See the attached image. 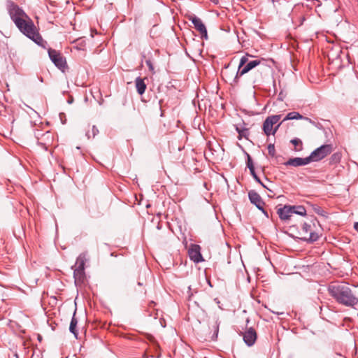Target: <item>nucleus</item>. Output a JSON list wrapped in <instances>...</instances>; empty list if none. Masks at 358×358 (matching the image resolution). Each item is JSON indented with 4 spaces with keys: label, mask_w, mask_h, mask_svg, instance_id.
<instances>
[{
    "label": "nucleus",
    "mask_w": 358,
    "mask_h": 358,
    "mask_svg": "<svg viewBox=\"0 0 358 358\" xmlns=\"http://www.w3.org/2000/svg\"><path fill=\"white\" fill-rule=\"evenodd\" d=\"M329 294L340 304L355 308L358 304V297L348 284H331L328 287Z\"/></svg>",
    "instance_id": "f257e3e1"
},
{
    "label": "nucleus",
    "mask_w": 358,
    "mask_h": 358,
    "mask_svg": "<svg viewBox=\"0 0 358 358\" xmlns=\"http://www.w3.org/2000/svg\"><path fill=\"white\" fill-rule=\"evenodd\" d=\"M26 19L16 20L15 26L24 36L32 40L35 43L39 46L45 47V42L36 30L33 21L29 17L27 20Z\"/></svg>",
    "instance_id": "f03ea898"
},
{
    "label": "nucleus",
    "mask_w": 358,
    "mask_h": 358,
    "mask_svg": "<svg viewBox=\"0 0 358 358\" xmlns=\"http://www.w3.org/2000/svg\"><path fill=\"white\" fill-rule=\"evenodd\" d=\"M332 152V145L331 144L322 145L314 150L309 156H308L310 163L319 162Z\"/></svg>",
    "instance_id": "7ed1b4c3"
},
{
    "label": "nucleus",
    "mask_w": 358,
    "mask_h": 358,
    "mask_svg": "<svg viewBox=\"0 0 358 358\" xmlns=\"http://www.w3.org/2000/svg\"><path fill=\"white\" fill-rule=\"evenodd\" d=\"M87 252H82L76 259V266H77L73 271V278H75V281L78 279L83 280L85 277V266L87 261Z\"/></svg>",
    "instance_id": "20e7f679"
},
{
    "label": "nucleus",
    "mask_w": 358,
    "mask_h": 358,
    "mask_svg": "<svg viewBox=\"0 0 358 358\" xmlns=\"http://www.w3.org/2000/svg\"><path fill=\"white\" fill-rule=\"evenodd\" d=\"M48 55L52 62L62 72L67 68L66 61L64 57L58 51L49 48Z\"/></svg>",
    "instance_id": "39448f33"
},
{
    "label": "nucleus",
    "mask_w": 358,
    "mask_h": 358,
    "mask_svg": "<svg viewBox=\"0 0 358 358\" xmlns=\"http://www.w3.org/2000/svg\"><path fill=\"white\" fill-rule=\"evenodd\" d=\"M8 12L11 20L15 24L16 20H22L24 18L29 19V16L25 13V12L13 1H8Z\"/></svg>",
    "instance_id": "423d86ee"
},
{
    "label": "nucleus",
    "mask_w": 358,
    "mask_h": 358,
    "mask_svg": "<svg viewBox=\"0 0 358 358\" xmlns=\"http://www.w3.org/2000/svg\"><path fill=\"white\" fill-rule=\"evenodd\" d=\"M189 20L192 22L194 28L200 33L201 38L207 40L208 38V31L206 25L203 23L202 20L196 15L190 16L189 17Z\"/></svg>",
    "instance_id": "0eeeda50"
},
{
    "label": "nucleus",
    "mask_w": 358,
    "mask_h": 358,
    "mask_svg": "<svg viewBox=\"0 0 358 358\" xmlns=\"http://www.w3.org/2000/svg\"><path fill=\"white\" fill-rule=\"evenodd\" d=\"M248 198L251 203L254 204L259 210H263L265 202L257 192L255 190H250L248 192Z\"/></svg>",
    "instance_id": "6e6552de"
},
{
    "label": "nucleus",
    "mask_w": 358,
    "mask_h": 358,
    "mask_svg": "<svg viewBox=\"0 0 358 358\" xmlns=\"http://www.w3.org/2000/svg\"><path fill=\"white\" fill-rule=\"evenodd\" d=\"M191 260L195 263H199L203 261V258L200 252V246L198 245H192L188 251Z\"/></svg>",
    "instance_id": "1a4fd4ad"
},
{
    "label": "nucleus",
    "mask_w": 358,
    "mask_h": 358,
    "mask_svg": "<svg viewBox=\"0 0 358 358\" xmlns=\"http://www.w3.org/2000/svg\"><path fill=\"white\" fill-rule=\"evenodd\" d=\"M257 338V332L252 327H250L243 334V341L249 347L252 346L255 344Z\"/></svg>",
    "instance_id": "9d476101"
},
{
    "label": "nucleus",
    "mask_w": 358,
    "mask_h": 358,
    "mask_svg": "<svg viewBox=\"0 0 358 358\" xmlns=\"http://www.w3.org/2000/svg\"><path fill=\"white\" fill-rule=\"evenodd\" d=\"M310 164L308 157H306L305 158L301 157H294V158H289L286 162L284 163V165L288 166H294V167H298L301 166H305Z\"/></svg>",
    "instance_id": "9b49d317"
},
{
    "label": "nucleus",
    "mask_w": 358,
    "mask_h": 358,
    "mask_svg": "<svg viewBox=\"0 0 358 358\" xmlns=\"http://www.w3.org/2000/svg\"><path fill=\"white\" fill-rule=\"evenodd\" d=\"M277 213L281 220L287 221L292 216V211L290 205H285L283 207L279 208Z\"/></svg>",
    "instance_id": "f8f14e48"
},
{
    "label": "nucleus",
    "mask_w": 358,
    "mask_h": 358,
    "mask_svg": "<svg viewBox=\"0 0 358 358\" xmlns=\"http://www.w3.org/2000/svg\"><path fill=\"white\" fill-rule=\"evenodd\" d=\"M135 85L136 91L140 95H142L143 94L145 93L147 86L144 81V79H143L141 77H137L135 79Z\"/></svg>",
    "instance_id": "ddd939ff"
},
{
    "label": "nucleus",
    "mask_w": 358,
    "mask_h": 358,
    "mask_svg": "<svg viewBox=\"0 0 358 358\" xmlns=\"http://www.w3.org/2000/svg\"><path fill=\"white\" fill-rule=\"evenodd\" d=\"M250 71L248 69H247L246 65H244L243 66H238V71L236 72V74L233 80V83L234 84H236L238 83L239 77L243 76L244 74L248 73Z\"/></svg>",
    "instance_id": "4468645a"
},
{
    "label": "nucleus",
    "mask_w": 358,
    "mask_h": 358,
    "mask_svg": "<svg viewBox=\"0 0 358 358\" xmlns=\"http://www.w3.org/2000/svg\"><path fill=\"white\" fill-rule=\"evenodd\" d=\"M76 309L75 310L73 317L71 318L70 326H69V331L71 333H72L76 338H77L78 336V331L76 330V326L78 324V320L76 318Z\"/></svg>",
    "instance_id": "2eb2a0df"
},
{
    "label": "nucleus",
    "mask_w": 358,
    "mask_h": 358,
    "mask_svg": "<svg viewBox=\"0 0 358 358\" xmlns=\"http://www.w3.org/2000/svg\"><path fill=\"white\" fill-rule=\"evenodd\" d=\"M273 124L270 121V119L266 117L263 123V127H262L263 131L266 136H269L271 134V131L273 130Z\"/></svg>",
    "instance_id": "dca6fc26"
},
{
    "label": "nucleus",
    "mask_w": 358,
    "mask_h": 358,
    "mask_svg": "<svg viewBox=\"0 0 358 358\" xmlns=\"http://www.w3.org/2000/svg\"><path fill=\"white\" fill-rule=\"evenodd\" d=\"M292 215L296 214L301 216L306 215V210L303 206H291Z\"/></svg>",
    "instance_id": "f3484780"
},
{
    "label": "nucleus",
    "mask_w": 358,
    "mask_h": 358,
    "mask_svg": "<svg viewBox=\"0 0 358 358\" xmlns=\"http://www.w3.org/2000/svg\"><path fill=\"white\" fill-rule=\"evenodd\" d=\"M303 118L304 116L301 115L299 113L292 111L287 114L285 117L283 119L282 122L291 120H303Z\"/></svg>",
    "instance_id": "a211bd4d"
},
{
    "label": "nucleus",
    "mask_w": 358,
    "mask_h": 358,
    "mask_svg": "<svg viewBox=\"0 0 358 358\" xmlns=\"http://www.w3.org/2000/svg\"><path fill=\"white\" fill-rule=\"evenodd\" d=\"M263 62H264V59H255V60H252V61L248 62L245 65L247 66V69H248L249 71H251L254 68H255L257 66H259L260 64H262V63Z\"/></svg>",
    "instance_id": "6ab92c4d"
},
{
    "label": "nucleus",
    "mask_w": 358,
    "mask_h": 358,
    "mask_svg": "<svg viewBox=\"0 0 358 358\" xmlns=\"http://www.w3.org/2000/svg\"><path fill=\"white\" fill-rule=\"evenodd\" d=\"M319 235L315 232H310L308 238H303L302 239L308 243H312L318 240Z\"/></svg>",
    "instance_id": "aec40b11"
},
{
    "label": "nucleus",
    "mask_w": 358,
    "mask_h": 358,
    "mask_svg": "<svg viewBox=\"0 0 358 358\" xmlns=\"http://www.w3.org/2000/svg\"><path fill=\"white\" fill-rule=\"evenodd\" d=\"M291 143L295 146V150L297 151H300L302 150V141L300 138H294L291 140Z\"/></svg>",
    "instance_id": "412c9836"
},
{
    "label": "nucleus",
    "mask_w": 358,
    "mask_h": 358,
    "mask_svg": "<svg viewBox=\"0 0 358 358\" xmlns=\"http://www.w3.org/2000/svg\"><path fill=\"white\" fill-rule=\"evenodd\" d=\"M236 130L239 135V138L244 137L247 138L249 134L248 129L246 128H240L238 126L236 127Z\"/></svg>",
    "instance_id": "4be33fe9"
},
{
    "label": "nucleus",
    "mask_w": 358,
    "mask_h": 358,
    "mask_svg": "<svg viewBox=\"0 0 358 358\" xmlns=\"http://www.w3.org/2000/svg\"><path fill=\"white\" fill-rule=\"evenodd\" d=\"M245 155L247 156V160H246L247 167L249 169L250 172H253V171H255V166H254V164L252 162V159L248 153L245 152Z\"/></svg>",
    "instance_id": "5701e85b"
},
{
    "label": "nucleus",
    "mask_w": 358,
    "mask_h": 358,
    "mask_svg": "<svg viewBox=\"0 0 358 358\" xmlns=\"http://www.w3.org/2000/svg\"><path fill=\"white\" fill-rule=\"evenodd\" d=\"M143 57L145 59V64L148 66L150 71H151L152 73H155V67L150 58L146 59L145 55H143Z\"/></svg>",
    "instance_id": "b1692460"
},
{
    "label": "nucleus",
    "mask_w": 358,
    "mask_h": 358,
    "mask_svg": "<svg viewBox=\"0 0 358 358\" xmlns=\"http://www.w3.org/2000/svg\"><path fill=\"white\" fill-rule=\"evenodd\" d=\"M267 117L268 119H270V121L274 125V124H277L279 122V120L281 118V115H273L268 116Z\"/></svg>",
    "instance_id": "393cba45"
},
{
    "label": "nucleus",
    "mask_w": 358,
    "mask_h": 358,
    "mask_svg": "<svg viewBox=\"0 0 358 358\" xmlns=\"http://www.w3.org/2000/svg\"><path fill=\"white\" fill-rule=\"evenodd\" d=\"M249 56L252 57V55H248V54H246L245 55L243 56L240 59L238 66H243L244 65H245L248 62V57H249Z\"/></svg>",
    "instance_id": "a878e982"
},
{
    "label": "nucleus",
    "mask_w": 358,
    "mask_h": 358,
    "mask_svg": "<svg viewBox=\"0 0 358 358\" xmlns=\"http://www.w3.org/2000/svg\"><path fill=\"white\" fill-rule=\"evenodd\" d=\"M268 154L271 157H274L275 156V145H274L273 143L268 144Z\"/></svg>",
    "instance_id": "bb28decb"
},
{
    "label": "nucleus",
    "mask_w": 358,
    "mask_h": 358,
    "mask_svg": "<svg viewBox=\"0 0 358 358\" xmlns=\"http://www.w3.org/2000/svg\"><path fill=\"white\" fill-rule=\"evenodd\" d=\"M218 331H219V324L217 322H216L215 333L212 338L213 340H215L217 338V335H218Z\"/></svg>",
    "instance_id": "cd10ccee"
},
{
    "label": "nucleus",
    "mask_w": 358,
    "mask_h": 358,
    "mask_svg": "<svg viewBox=\"0 0 358 358\" xmlns=\"http://www.w3.org/2000/svg\"><path fill=\"white\" fill-rule=\"evenodd\" d=\"M250 174L251 176H252V178H254V180L257 182H260V178H259V176L257 175L256 172H255V170L253 171V172H250Z\"/></svg>",
    "instance_id": "c85d7f7f"
},
{
    "label": "nucleus",
    "mask_w": 358,
    "mask_h": 358,
    "mask_svg": "<svg viewBox=\"0 0 358 358\" xmlns=\"http://www.w3.org/2000/svg\"><path fill=\"white\" fill-rule=\"evenodd\" d=\"M315 210L318 215L325 216V214H326L325 211L324 210H322L320 207L315 208Z\"/></svg>",
    "instance_id": "c756f323"
},
{
    "label": "nucleus",
    "mask_w": 358,
    "mask_h": 358,
    "mask_svg": "<svg viewBox=\"0 0 358 358\" xmlns=\"http://www.w3.org/2000/svg\"><path fill=\"white\" fill-rule=\"evenodd\" d=\"M311 228V226L308 224V223H304L303 224V227H302V229L303 231H305L306 233H307Z\"/></svg>",
    "instance_id": "7c9ffc66"
},
{
    "label": "nucleus",
    "mask_w": 358,
    "mask_h": 358,
    "mask_svg": "<svg viewBox=\"0 0 358 358\" xmlns=\"http://www.w3.org/2000/svg\"><path fill=\"white\" fill-rule=\"evenodd\" d=\"M92 131L93 137H95L99 134V129L94 125L92 126Z\"/></svg>",
    "instance_id": "2f4dec72"
},
{
    "label": "nucleus",
    "mask_w": 358,
    "mask_h": 358,
    "mask_svg": "<svg viewBox=\"0 0 358 358\" xmlns=\"http://www.w3.org/2000/svg\"><path fill=\"white\" fill-rule=\"evenodd\" d=\"M331 158L332 161H338L340 159V155L338 153H335Z\"/></svg>",
    "instance_id": "473e14b6"
},
{
    "label": "nucleus",
    "mask_w": 358,
    "mask_h": 358,
    "mask_svg": "<svg viewBox=\"0 0 358 358\" xmlns=\"http://www.w3.org/2000/svg\"><path fill=\"white\" fill-rule=\"evenodd\" d=\"M303 120H305L308 121V122H310L311 124L317 127L315 122L313 121V120H311L310 118L304 117V118Z\"/></svg>",
    "instance_id": "72a5a7b5"
},
{
    "label": "nucleus",
    "mask_w": 358,
    "mask_h": 358,
    "mask_svg": "<svg viewBox=\"0 0 358 358\" xmlns=\"http://www.w3.org/2000/svg\"><path fill=\"white\" fill-rule=\"evenodd\" d=\"M281 124L282 122L279 123L275 127V128L271 131V134L274 135L276 133Z\"/></svg>",
    "instance_id": "f704fd0d"
},
{
    "label": "nucleus",
    "mask_w": 358,
    "mask_h": 358,
    "mask_svg": "<svg viewBox=\"0 0 358 358\" xmlns=\"http://www.w3.org/2000/svg\"><path fill=\"white\" fill-rule=\"evenodd\" d=\"M354 229H355L357 231H358V222H355V224H354Z\"/></svg>",
    "instance_id": "c9c22d12"
},
{
    "label": "nucleus",
    "mask_w": 358,
    "mask_h": 358,
    "mask_svg": "<svg viewBox=\"0 0 358 358\" xmlns=\"http://www.w3.org/2000/svg\"><path fill=\"white\" fill-rule=\"evenodd\" d=\"M264 215L266 217H268V215L267 213V212L264 210V208H263V210H261Z\"/></svg>",
    "instance_id": "e433bc0d"
},
{
    "label": "nucleus",
    "mask_w": 358,
    "mask_h": 358,
    "mask_svg": "<svg viewBox=\"0 0 358 358\" xmlns=\"http://www.w3.org/2000/svg\"><path fill=\"white\" fill-rule=\"evenodd\" d=\"M73 101V98L72 96H71L69 100H68V103L71 104L72 103Z\"/></svg>",
    "instance_id": "4c0bfd02"
},
{
    "label": "nucleus",
    "mask_w": 358,
    "mask_h": 358,
    "mask_svg": "<svg viewBox=\"0 0 358 358\" xmlns=\"http://www.w3.org/2000/svg\"><path fill=\"white\" fill-rule=\"evenodd\" d=\"M85 136H86V137H87L88 139H90V133H89V131H87V132H86Z\"/></svg>",
    "instance_id": "58836bf2"
},
{
    "label": "nucleus",
    "mask_w": 358,
    "mask_h": 358,
    "mask_svg": "<svg viewBox=\"0 0 358 358\" xmlns=\"http://www.w3.org/2000/svg\"><path fill=\"white\" fill-rule=\"evenodd\" d=\"M262 187H263L264 188H265V189H268V190H270V191H271V189H270L267 187V185H266L264 183V185H263Z\"/></svg>",
    "instance_id": "ea45409f"
},
{
    "label": "nucleus",
    "mask_w": 358,
    "mask_h": 358,
    "mask_svg": "<svg viewBox=\"0 0 358 358\" xmlns=\"http://www.w3.org/2000/svg\"><path fill=\"white\" fill-rule=\"evenodd\" d=\"M258 183L260 184L262 186L264 185V182H262L261 180H260V182H258Z\"/></svg>",
    "instance_id": "a19ab883"
}]
</instances>
